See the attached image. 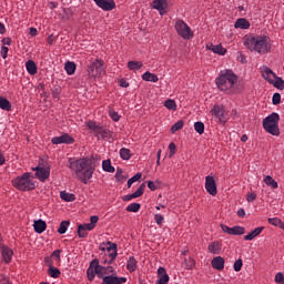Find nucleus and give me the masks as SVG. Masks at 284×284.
<instances>
[{
    "label": "nucleus",
    "instance_id": "f257e3e1",
    "mask_svg": "<svg viewBox=\"0 0 284 284\" xmlns=\"http://www.w3.org/2000/svg\"><path fill=\"white\" fill-rule=\"evenodd\" d=\"M68 168L75 179L88 185L90 179H92V174H94V160L92 158L69 159Z\"/></svg>",
    "mask_w": 284,
    "mask_h": 284
},
{
    "label": "nucleus",
    "instance_id": "f03ea898",
    "mask_svg": "<svg viewBox=\"0 0 284 284\" xmlns=\"http://www.w3.org/2000/svg\"><path fill=\"white\" fill-rule=\"evenodd\" d=\"M244 45L251 52L266 54L270 52V38L267 36H248L244 38Z\"/></svg>",
    "mask_w": 284,
    "mask_h": 284
},
{
    "label": "nucleus",
    "instance_id": "7ed1b4c3",
    "mask_svg": "<svg viewBox=\"0 0 284 284\" xmlns=\"http://www.w3.org/2000/svg\"><path fill=\"white\" fill-rule=\"evenodd\" d=\"M239 77L235 75L232 70H224L220 72L219 78L215 80V83L222 92H234V85H236Z\"/></svg>",
    "mask_w": 284,
    "mask_h": 284
},
{
    "label": "nucleus",
    "instance_id": "20e7f679",
    "mask_svg": "<svg viewBox=\"0 0 284 284\" xmlns=\"http://www.w3.org/2000/svg\"><path fill=\"white\" fill-rule=\"evenodd\" d=\"M12 185L20 192H30L37 187V182H34L32 173L26 172L12 180Z\"/></svg>",
    "mask_w": 284,
    "mask_h": 284
},
{
    "label": "nucleus",
    "instance_id": "39448f33",
    "mask_svg": "<svg viewBox=\"0 0 284 284\" xmlns=\"http://www.w3.org/2000/svg\"><path fill=\"white\" fill-rule=\"evenodd\" d=\"M281 121V115L278 113H272L263 120V128L268 134L273 136H278L281 130L278 129V122Z\"/></svg>",
    "mask_w": 284,
    "mask_h": 284
},
{
    "label": "nucleus",
    "instance_id": "423d86ee",
    "mask_svg": "<svg viewBox=\"0 0 284 284\" xmlns=\"http://www.w3.org/2000/svg\"><path fill=\"white\" fill-rule=\"evenodd\" d=\"M106 247L100 246L101 252H106L110 260H108V256H104L101 260L102 265H112L114 261H116V256H119V253L116 252V244L112 242L106 243Z\"/></svg>",
    "mask_w": 284,
    "mask_h": 284
},
{
    "label": "nucleus",
    "instance_id": "0eeeda50",
    "mask_svg": "<svg viewBox=\"0 0 284 284\" xmlns=\"http://www.w3.org/2000/svg\"><path fill=\"white\" fill-rule=\"evenodd\" d=\"M175 30H176L179 37H181L182 39L190 40L194 37L192 29L183 20H176Z\"/></svg>",
    "mask_w": 284,
    "mask_h": 284
},
{
    "label": "nucleus",
    "instance_id": "6e6552de",
    "mask_svg": "<svg viewBox=\"0 0 284 284\" xmlns=\"http://www.w3.org/2000/svg\"><path fill=\"white\" fill-rule=\"evenodd\" d=\"M93 267L98 270V278H105V276H112L116 274V270L113 266H103L99 263V260H93Z\"/></svg>",
    "mask_w": 284,
    "mask_h": 284
},
{
    "label": "nucleus",
    "instance_id": "1a4fd4ad",
    "mask_svg": "<svg viewBox=\"0 0 284 284\" xmlns=\"http://www.w3.org/2000/svg\"><path fill=\"white\" fill-rule=\"evenodd\" d=\"M88 72L90 77H99L103 72V61L102 60H94L88 67Z\"/></svg>",
    "mask_w": 284,
    "mask_h": 284
},
{
    "label": "nucleus",
    "instance_id": "9d476101",
    "mask_svg": "<svg viewBox=\"0 0 284 284\" xmlns=\"http://www.w3.org/2000/svg\"><path fill=\"white\" fill-rule=\"evenodd\" d=\"M212 116H215L220 121V123H227V116L225 115V109L223 105H214L211 110Z\"/></svg>",
    "mask_w": 284,
    "mask_h": 284
},
{
    "label": "nucleus",
    "instance_id": "9b49d317",
    "mask_svg": "<svg viewBox=\"0 0 284 284\" xmlns=\"http://www.w3.org/2000/svg\"><path fill=\"white\" fill-rule=\"evenodd\" d=\"M36 172L37 179L41 181V183H44V181H48L50 179V168L49 166H37L33 169Z\"/></svg>",
    "mask_w": 284,
    "mask_h": 284
},
{
    "label": "nucleus",
    "instance_id": "f8f14e48",
    "mask_svg": "<svg viewBox=\"0 0 284 284\" xmlns=\"http://www.w3.org/2000/svg\"><path fill=\"white\" fill-rule=\"evenodd\" d=\"M221 230L224 231L226 234H230L233 236H243V234H245V227L243 226L230 227L225 224H221Z\"/></svg>",
    "mask_w": 284,
    "mask_h": 284
},
{
    "label": "nucleus",
    "instance_id": "ddd939ff",
    "mask_svg": "<svg viewBox=\"0 0 284 284\" xmlns=\"http://www.w3.org/2000/svg\"><path fill=\"white\" fill-rule=\"evenodd\" d=\"M205 190L207 193L211 194V196H216V194H219V191L216 189V181L214 180V176L207 175L205 178Z\"/></svg>",
    "mask_w": 284,
    "mask_h": 284
},
{
    "label": "nucleus",
    "instance_id": "4468645a",
    "mask_svg": "<svg viewBox=\"0 0 284 284\" xmlns=\"http://www.w3.org/2000/svg\"><path fill=\"white\" fill-rule=\"evenodd\" d=\"M98 8L104 10V12H112L116 8V2L114 0H93Z\"/></svg>",
    "mask_w": 284,
    "mask_h": 284
},
{
    "label": "nucleus",
    "instance_id": "2eb2a0df",
    "mask_svg": "<svg viewBox=\"0 0 284 284\" xmlns=\"http://www.w3.org/2000/svg\"><path fill=\"white\" fill-rule=\"evenodd\" d=\"M53 145H61V143H65L67 145H72L74 143V138L70 136V134L64 133L60 136H55L51 140Z\"/></svg>",
    "mask_w": 284,
    "mask_h": 284
},
{
    "label": "nucleus",
    "instance_id": "dca6fc26",
    "mask_svg": "<svg viewBox=\"0 0 284 284\" xmlns=\"http://www.w3.org/2000/svg\"><path fill=\"white\" fill-rule=\"evenodd\" d=\"M2 241H3V237H1V235H0V250H2V252H1L2 258H3L4 263H11L12 256L14 255V251H12L8 246H3Z\"/></svg>",
    "mask_w": 284,
    "mask_h": 284
},
{
    "label": "nucleus",
    "instance_id": "f3484780",
    "mask_svg": "<svg viewBox=\"0 0 284 284\" xmlns=\"http://www.w3.org/2000/svg\"><path fill=\"white\" fill-rule=\"evenodd\" d=\"M123 283H128V278L119 277L116 273L113 275H106L102 278V284H123Z\"/></svg>",
    "mask_w": 284,
    "mask_h": 284
},
{
    "label": "nucleus",
    "instance_id": "a211bd4d",
    "mask_svg": "<svg viewBox=\"0 0 284 284\" xmlns=\"http://www.w3.org/2000/svg\"><path fill=\"white\" fill-rule=\"evenodd\" d=\"M44 263L49 266L48 274L51 276V278H59V276H61V271L54 267V264H52V260L50 257H45Z\"/></svg>",
    "mask_w": 284,
    "mask_h": 284
},
{
    "label": "nucleus",
    "instance_id": "6ab92c4d",
    "mask_svg": "<svg viewBox=\"0 0 284 284\" xmlns=\"http://www.w3.org/2000/svg\"><path fill=\"white\" fill-rule=\"evenodd\" d=\"M152 6L153 9L158 10L161 16L168 12V0H154Z\"/></svg>",
    "mask_w": 284,
    "mask_h": 284
},
{
    "label": "nucleus",
    "instance_id": "aec40b11",
    "mask_svg": "<svg viewBox=\"0 0 284 284\" xmlns=\"http://www.w3.org/2000/svg\"><path fill=\"white\" fill-rule=\"evenodd\" d=\"M261 73L263 79H265V81H267L270 84L276 79V73H274V71H272V69L268 67H262Z\"/></svg>",
    "mask_w": 284,
    "mask_h": 284
},
{
    "label": "nucleus",
    "instance_id": "412c9836",
    "mask_svg": "<svg viewBox=\"0 0 284 284\" xmlns=\"http://www.w3.org/2000/svg\"><path fill=\"white\" fill-rule=\"evenodd\" d=\"M170 283V275H168V271L165 267L158 268V282L155 284H168Z\"/></svg>",
    "mask_w": 284,
    "mask_h": 284
},
{
    "label": "nucleus",
    "instance_id": "4be33fe9",
    "mask_svg": "<svg viewBox=\"0 0 284 284\" xmlns=\"http://www.w3.org/2000/svg\"><path fill=\"white\" fill-rule=\"evenodd\" d=\"M90 221H91L90 223L80 224V227H83L87 232H92V230L97 227V223H99V216L92 215Z\"/></svg>",
    "mask_w": 284,
    "mask_h": 284
},
{
    "label": "nucleus",
    "instance_id": "5701e85b",
    "mask_svg": "<svg viewBox=\"0 0 284 284\" xmlns=\"http://www.w3.org/2000/svg\"><path fill=\"white\" fill-rule=\"evenodd\" d=\"M211 265L214 270L221 272V270H224L225 267V260L221 256L214 257L211 262Z\"/></svg>",
    "mask_w": 284,
    "mask_h": 284
},
{
    "label": "nucleus",
    "instance_id": "b1692460",
    "mask_svg": "<svg viewBox=\"0 0 284 284\" xmlns=\"http://www.w3.org/2000/svg\"><path fill=\"white\" fill-rule=\"evenodd\" d=\"M48 224L43 220L34 221L33 229L37 234H43V231L47 230Z\"/></svg>",
    "mask_w": 284,
    "mask_h": 284
},
{
    "label": "nucleus",
    "instance_id": "393cba45",
    "mask_svg": "<svg viewBox=\"0 0 284 284\" xmlns=\"http://www.w3.org/2000/svg\"><path fill=\"white\" fill-rule=\"evenodd\" d=\"M89 281H94V276H99V270L94 266V260L91 261L90 266L87 271Z\"/></svg>",
    "mask_w": 284,
    "mask_h": 284
},
{
    "label": "nucleus",
    "instance_id": "a878e982",
    "mask_svg": "<svg viewBox=\"0 0 284 284\" xmlns=\"http://www.w3.org/2000/svg\"><path fill=\"white\" fill-rule=\"evenodd\" d=\"M234 28H236V30H248L250 21H247L245 18H240L235 21Z\"/></svg>",
    "mask_w": 284,
    "mask_h": 284
},
{
    "label": "nucleus",
    "instance_id": "bb28decb",
    "mask_svg": "<svg viewBox=\"0 0 284 284\" xmlns=\"http://www.w3.org/2000/svg\"><path fill=\"white\" fill-rule=\"evenodd\" d=\"M207 49L215 54H220L221 57L225 55V52H227V50L221 44H210L207 45Z\"/></svg>",
    "mask_w": 284,
    "mask_h": 284
},
{
    "label": "nucleus",
    "instance_id": "cd10ccee",
    "mask_svg": "<svg viewBox=\"0 0 284 284\" xmlns=\"http://www.w3.org/2000/svg\"><path fill=\"white\" fill-rule=\"evenodd\" d=\"M263 226L256 227L251 233L244 236V241H254V239H256V236H258L261 232H263Z\"/></svg>",
    "mask_w": 284,
    "mask_h": 284
},
{
    "label": "nucleus",
    "instance_id": "c85d7f7f",
    "mask_svg": "<svg viewBox=\"0 0 284 284\" xmlns=\"http://www.w3.org/2000/svg\"><path fill=\"white\" fill-rule=\"evenodd\" d=\"M0 110H4V112H10V110H12V104L10 103V100L0 97Z\"/></svg>",
    "mask_w": 284,
    "mask_h": 284
},
{
    "label": "nucleus",
    "instance_id": "c756f323",
    "mask_svg": "<svg viewBox=\"0 0 284 284\" xmlns=\"http://www.w3.org/2000/svg\"><path fill=\"white\" fill-rule=\"evenodd\" d=\"M143 81H150L151 83H156L159 81V75L154 74L150 71H146L143 75H142Z\"/></svg>",
    "mask_w": 284,
    "mask_h": 284
},
{
    "label": "nucleus",
    "instance_id": "7c9ffc66",
    "mask_svg": "<svg viewBox=\"0 0 284 284\" xmlns=\"http://www.w3.org/2000/svg\"><path fill=\"white\" fill-rule=\"evenodd\" d=\"M210 254H221V243L212 242L207 247Z\"/></svg>",
    "mask_w": 284,
    "mask_h": 284
},
{
    "label": "nucleus",
    "instance_id": "2f4dec72",
    "mask_svg": "<svg viewBox=\"0 0 284 284\" xmlns=\"http://www.w3.org/2000/svg\"><path fill=\"white\" fill-rule=\"evenodd\" d=\"M136 267H138L136 258H134V256H130L126 262V270H129L132 273V272H136Z\"/></svg>",
    "mask_w": 284,
    "mask_h": 284
},
{
    "label": "nucleus",
    "instance_id": "473e14b6",
    "mask_svg": "<svg viewBox=\"0 0 284 284\" xmlns=\"http://www.w3.org/2000/svg\"><path fill=\"white\" fill-rule=\"evenodd\" d=\"M64 70L67 72V74H69L70 77H72V74H74V72H77V64L74 62H65L64 64Z\"/></svg>",
    "mask_w": 284,
    "mask_h": 284
},
{
    "label": "nucleus",
    "instance_id": "72a5a7b5",
    "mask_svg": "<svg viewBox=\"0 0 284 284\" xmlns=\"http://www.w3.org/2000/svg\"><path fill=\"white\" fill-rule=\"evenodd\" d=\"M27 72L31 75L37 74V63L33 60H29L26 62Z\"/></svg>",
    "mask_w": 284,
    "mask_h": 284
},
{
    "label": "nucleus",
    "instance_id": "f704fd0d",
    "mask_svg": "<svg viewBox=\"0 0 284 284\" xmlns=\"http://www.w3.org/2000/svg\"><path fill=\"white\" fill-rule=\"evenodd\" d=\"M264 183L268 185V187H272L273 190H276L278 187V182L270 175H266L264 178Z\"/></svg>",
    "mask_w": 284,
    "mask_h": 284
},
{
    "label": "nucleus",
    "instance_id": "c9c22d12",
    "mask_svg": "<svg viewBox=\"0 0 284 284\" xmlns=\"http://www.w3.org/2000/svg\"><path fill=\"white\" fill-rule=\"evenodd\" d=\"M271 85H274V88L277 90H284V80L276 75L275 79H273Z\"/></svg>",
    "mask_w": 284,
    "mask_h": 284
},
{
    "label": "nucleus",
    "instance_id": "e433bc0d",
    "mask_svg": "<svg viewBox=\"0 0 284 284\" xmlns=\"http://www.w3.org/2000/svg\"><path fill=\"white\" fill-rule=\"evenodd\" d=\"M60 199H62V201H67L68 203H72V201H74L77 197L72 193L62 191L60 192Z\"/></svg>",
    "mask_w": 284,
    "mask_h": 284
},
{
    "label": "nucleus",
    "instance_id": "4c0bfd02",
    "mask_svg": "<svg viewBox=\"0 0 284 284\" xmlns=\"http://www.w3.org/2000/svg\"><path fill=\"white\" fill-rule=\"evenodd\" d=\"M120 156L123 161H130V159H132V151H130V149L122 148L120 150Z\"/></svg>",
    "mask_w": 284,
    "mask_h": 284
},
{
    "label": "nucleus",
    "instance_id": "58836bf2",
    "mask_svg": "<svg viewBox=\"0 0 284 284\" xmlns=\"http://www.w3.org/2000/svg\"><path fill=\"white\" fill-rule=\"evenodd\" d=\"M95 136H101V139H108V136H110V131L100 125V128H98V131L95 132Z\"/></svg>",
    "mask_w": 284,
    "mask_h": 284
},
{
    "label": "nucleus",
    "instance_id": "ea45409f",
    "mask_svg": "<svg viewBox=\"0 0 284 284\" xmlns=\"http://www.w3.org/2000/svg\"><path fill=\"white\" fill-rule=\"evenodd\" d=\"M128 68H129V70H133V71L141 70V68H143V62L129 61Z\"/></svg>",
    "mask_w": 284,
    "mask_h": 284
},
{
    "label": "nucleus",
    "instance_id": "a19ab883",
    "mask_svg": "<svg viewBox=\"0 0 284 284\" xmlns=\"http://www.w3.org/2000/svg\"><path fill=\"white\" fill-rule=\"evenodd\" d=\"M268 223L275 227H281V230H284V223L278 217H270Z\"/></svg>",
    "mask_w": 284,
    "mask_h": 284
},
{
    "label": "nucleus",
    "instance_id": "79ce46f5",
    "mask_svg": "<svg viewBox=\"0 0 284 284\" xmlns=\"http://www.w3.org/2000/svg\"><path fill=\"white\" fill-rule=\"evenodd\" d=\"M102 170H104V172H114V166H112V162L110 160H104L102 162Z\"/></svg>",
    "mask_w": 284,
    "mask_h": 284
},
{
    "label": "nucleus",
    "instance_id": "37998d69",
    "mask_svg": "<svg viewBox=\"0 0 284 284\" xmlns=\"http://www.w3.org/2000/svg\"><path fill=\"white\" fill-rule=\"evenodd\" d=\"M68 227H70V221H62L58 229V234H65V232H68Z\"/></svg>",
    "mask_w": 284,
    "mask_h": 284
},
{
    "label": "nucleus",
    "instance_id": "c03bdc74",
    "mask_svg": "<svg viewBox=\"0 0 284 284\" xmlns=\"http://www.w3.org/2000/svg\"><path fill=\"white\" fill-rule=\"evenodd\" d=\"M101 126V124L94 122V121H89L87 122V128L93 132V134H97L99 128Z\"/></svg>",
    "mask_w": 284,
    "mask_h": 284
},
{
    "label": "nucleus",
    "instance_id": "a18cd8bd",
    "mask_svg": "<svg viewBox=\"0 0 284 284\" xmlns=\"http://www.w3.org/2000/svg\"><path fill=\"white\" fill-rule=\"evenodd\" d=\"M143 192H145V183H142L140 187L134 193H132V196L134 199H139L140 196H143Z\"/></svg>",
    "mask_w": 284,
    "mask_h": 284
},
{
    "label": "nucleus",
    "instance_id": "49530a36",
    "mask_svg": "<svg viewBox=\"0 0 284 284\" xmlns=\"http://www.w3.org/2000/svg\"><path fill=\"white\" fill-rule=\"evenodd\" d=\"M141 210V204L140 203H131L126 206V212H139Z\"/></svg>",
    "mask_w": 284,
    "mask_h": 284
},
{
    "label": "nucleus",
    "instance_id": "de8ad7c7",
    "mask_svg": "<svg viewBox=\"0 0 284 284\" xmlns=\"http://www.w3.org/2000/svg\"><path fill=\"white\" fill-rule=\"evenodd\" d=\"M115 179H116V181H120L123 183V181H126L128 175L123 174V169H118L115 172Z\"/></svg>",
    "mask_w": 284,
    "mask_h": 284
},
{
    "label": "nucleus",
    "instance_id": "09e8293b",
    "mask_svg": "<svg viewBox=\"0 0 284 284\" xmlns=\"http://www.w3.org/2000/svg\"><path fill=\"white\" fill-rule=\"evenodd\" d=\"M141 176H143L142 173H136L134 176H132L131 179H129L126 185L128 187H132L133 183H136V181H141Z\"/></svg>",
    "mask_w": 284,
    "mask_h": 284
},
{
    "label": "nucleus",
    "instance_id": "8fccbe9b",
    "mask_svg": "<svg viewBox=\"0 0 284 284\" xmlns=\"http://www.w3.org/2000/svg\"><path fill=\"white\" fill-rule=\"evenodd\" d=\"M194 130L197 134H203V132H205V124H203V122H195Z\"/></svg>",
    "mask_w": 284,
    "mask_h": 284
},
{
    "label": "nucleus",
    "instance_id": "3c124183",
    "mask_svg": "<svg viewBox=\"0 0 284 284\" xmlns=\"http://www.w3.org/2000/svg\"><path fill=\"white\" fill-rule=\"evenodd\" d=\"M183 120L178 121L172 128H171V132L172 134H174L175 132H179V130H183Z\"/></svg>",
    "mask_w": 284,
    "mask_h": 284
},
{
    "label": "nucleus",
    "instance_id": "603ef678",
    "mask_svg": "<svg viewBox=\"0 0 284 284\" xmlns=\"http://www.w3.org/2000/svg\"><path fill=\"white\" fill-rule=\"evenodd\" d=\"M109 116L112 119V121H115V123H118V121H121V115H119V112L114 110L109 111Z\"/></svg>",
    "mask_w": 284,
    "mask_h": 284
},
{
    "label": "nucleus",
    "instance_id": "864d4df0",
    "mask_svg": "<svg viewBox=\"0 0 284 284\" xmlns=\"http://www.w3.org/2000/svg\"><path fill=\"white\" fill-rule=\"evenodd\" d=\"M164 106L168 109V110H176V102L174 100H166L164 102Z\"/></svg>",
    "mask_w": 284,
    "mask_h": 284
},
{
    "label": "nucleus",
    "instance_id": "5fc2aeb1",
    "mask_svg": "<svg viewBox=\"0 0 284 284\" xmlns=\"http://www.w3.org/2000/svg\"><path fill=\"white\" fill-rule=\"evenodd\" d=\"M51 260L54 258V261H57V263H61V250H55L52 254H51Z\"/></svg>",
    "mask_w": 284,
    "mask_h": 284
},
{
    "label": "nucleus",
    "instance_id": "6e6d98bb",
    "mask_svg": "<svg viewBox=\"0 0 284 284\" xmlns=\"http://www.w3.org/2000/svg\"><path fill=\"white\" fill-rule=\"evenodd\" d=\"M78 236L79 239H85L88 236V232L81 225L78 226Z\"/></svg>",
    "mask_w": 284,
    "mask_h": 284
},
{
    "label": "nucleus",
    "instance_id": "4d7b16f0",
    "mask_svg": "<svg viewBox=\"0 0 284 284\" xmlns=\"http://www.w3.org/2000/svg\"><path fill=\"white\" fill-rule=\"evenodd\" d=\"M154 221L158 225L162 226L163 222L165 221V217H163V215H161V214H155Z\"/></svg>",
    "mask_w": 284,
    "mask_h": 284
},
{
    "label": "nucleus",
    "instance_id": "13d9d810",
    "mask_svg": "<svg viewBox=\"0 0 284 284\" xmlns=\"http://www.w3.org/2000/svg\"><path fill=\"white\" fill-rule=\"evenodd\" d=\"M242 267H243V260H236L234 263V271L241 272Z\"/></svg>",
    "mask_w": 284,
    "mask_h": 284
},
{
    "label": "nucleus",
    "instance_id": "bf43d9fd",
    "mask_svg": "<svg viewBox=\"0 0 284 284\" xmlns=\"http://www.w3.org/2000/svg\"><path fill=\"white\" fill-rule=\"evenodd\" d=\"M169 150H170V158L174 156V154H176V144H174V142H171L169 144Z\"/></svg>",
    "mask_w": 284,
    "mask_h": 284
},
{
    "label": "nucleus",
    "instance_id": "052dcab7",
    "mask_svg": "<svg viewBox=\"0 0 284 284\" xmlns=\"http://www.w3.org/2000/svg\"><path fill=\"white\" fill-rule=\"evenodd\" d=\"M272 101H273V105H278V103H281V93H274Z\"/></svg>",
    "mask_w": 284,
    "mask_h": 284
},
{
    "label": "nucleus",
    "instance_id": "680f3d73",
    "mask_svg": "<svg viewBox=\"0 0 284 284\" xmlns=\"http://www.w3.org/2000/svg\"><path fill=\"white\" fill-rule=\"evenodd\" d=\"M275 283H277V284H284V275H283V273H277L276 275H275Z\"/></svg>",
    "mask_w": 284,
    "mask_h": 284
},
{
    "label": "nucleus",
    "instance_id": "e2e57ef3",
    "mask_svg": "<svg viewBox=\"0 0 284 284\" xmlns=\"http://www.w3.org/2000/svg\"><path fill=\"white\" fill-rule=\"evenodd\" d=\"M8 52H9L8 47L2 45L1 51H0V54H1L2 59H8Z\"/></svg>",
    "mask_w": 284,
    "mask_h": 284
},
{
    "label": "nucleus",
    "instance_id": "0e129e2a",
    "mask_svg": "<svg viewBox=\"0 0 284 284\" xmlns=\"http://www.w3.org/2000/svg\"><path fill=\"white\" fill-rule=\"evenodd\" d=\"M148 187H149V190H151V192H154L158 190L159 185H156V183H154L153 181H149Z\"/></svg>",
    "mask_w": 284,
    "mask_h": 284
},
{
    "label": "nucleus",
    "instance_id": "69168bd1",
    "mask_svg": "<svg viewBox=\"0 0 284 284\" xmlns=\"http://www.w3.org/2000/svg\"><path fill=\"white\" fill-rule=\"evenodd\" d=\"M246 201H247L248 203H252V201H256V194H255V193H248V194L246 195Z\"/></svg>",
    "mask_w": 284,
    "mask_h": 284
},
{
    "label": "nucleus",
    "instance_id": "338daca9",
    "mask_svg": "<svg viewBox=\"0 0 284 284\" xmlns=\"http://www.w3.org/2000/svg\"><path fill=\"white\" fill-rule=\"evenodd\" d=\"M2 45H12V38H4L1 40Z\"/></svg>",
    "mask_w": 284,
    "mask_h": 284
},
{
    "label": "nucleus",
    "instance_id": "774afa93",
    "mask_svg": "<svg viewBox=\"0 0 284 284\" xmlns=\"http://www.w3.org/2000/svg\"><path fill=\"white\" fill-rule=\"evenodd\" d=\"M53 99H59L61 97V91L59 89H55L52 91Z\"/></svg>",
    "mask_w": 284,
    "mask_h": 284
}]
</instances>
